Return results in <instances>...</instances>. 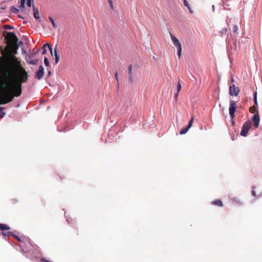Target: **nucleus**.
<instances>
[{
    "mask_svg": "<svg viewBox=\"0 0 262 262\" xmlns=\"http://www.w3.org/2000/svg\"><path fill=\"white\" fill-rule=\"evenodd\" d=\"M3 34L5 36V39L6 40L9 46H16L18 41V38L14 32H9L4 31Z\"/></svg>",
    "mask_w": 262,
    "mask_h": 262,
    "instance_id": "20e7f679",
    "label": "nucleus"
},
{
    "mask_svg": "<svg viewBox=\"0 0 262 262\" xmlns=\"http://www.w3.org/2000/svg\"><path fill=\"white\" fill-rule=\"evenodd\" d=\"M212 204L220 207L223 206V203L221 200H216L212 202Z\"/></svg>",
    "mask_w": 262,
    "mask_h": 262,
    "instance_id": "6ab92c4d",
    "label": "nucleus"
},
{
    "mask_svg": "<svg viewBox=\"0 0 262 262\" xmlns=\"http://www.w3.org/2000/svg\"><path fill=\"white\" fill-rule=\"evenodd\" d=\"M231 200L234 203H237L238 204H242L241 201L236 197L231 198Z\"/></svg>",
    "mask_w": 262,
    "mask_h": 262,
    "instance_id": "5701e85b",
    "label": "nucleus"
},
{
    "mask_svg": "<svg viewBox=\"0 0 262 262\" xmlns=\"http://www.w3.org/2000/svg\"><path fill=\"white\" fill-rule=\"evenodd\" d=\"M40 262H51V261L48 259H46L45 258H41L40 259Z\"/></svg>",
    "mask_w": 262,
    "mask_h": 262,
    "instance_id": "473e14b6",
    "label": "nucleus"
},
{
    "mask_svg": "<svg viewBox=\"0 0 262 262\" xmlns=\"http://www.w3.org/2000/svg\"><path fill=\"white\" fill-rule=\"evenodd\" d=\"M12 236L14 238H15L16 240H17L18 241H19L20 242H23L20 237H19L18 236H17L16 235H15L14 233H13V236Z\"/></svg>",
    "mask_w": 262,
    "mask_h": 262,
    "instance_id": "bb28decb",
    "label": "nucleus"
},
{
    "mask_svg": "<svg viewBox=\"0 0 262 262\" xmlns=\"http://www.w3.org/2000/svg\"><path fill=\"white\" fill-rule=\"evenodd\" d=\"M1 234L4 237L8 236L9 235H10L11 236H13V232H11V231H8V232L3 231Z\"/></svg>",
    "mask_w": 262,
    "mask_h": 262,
    "instance_id": "412c9836",
    "label": "nucleus"
},
{
    "mask_svg": "<svg viewBox=\"0 0 262 262\" xmlns=\"http://www.w3.org/2000/svg\"><path fill=\"white\" fill-rule=\"evenodd\" d=\"M182 89L181 85L180 84V83H178L177 85L176 90L177 92L174 93V97L176 99V100H178V96H179V93L181 91Z\"/></svg>",
    "mask_w": 262,
    "mask_h": 262,
    "instance_id": "dca6fc26",
    "label": "nucleus"
},
{
    "mask_svg": "<svg viewBox=\"0 0 262 262\" xmlns=\"http://www.w3.org/2000/svg\"><path fill=\"white\" fill-rule=\"evenodd\" d=\"M48 74H49V75H50V74H51V72L50 71H49Z\"/></svg>",
    "mask_w": 262,
    "mask_h": 262,
    "instance_id": "79ce46f5",
    "label": "nucleus"
},
{
    "mask_svg": "<svg viewBox=\"0 0 262 262\" xmlns=\"http://www.w3.org/2000/svg\"><path fill=\"white\" fill-rule=\"evenodd\" d=\"M4 109V107H0V118H3L5 115V113L3 112Z\"/></svg>",
    "mask_w": 262,
    "mask_h": 262,
    "instance_id": "393cba45",
    "label": "nucleus"
},
{
    "mask_svg": "<svg viewBox=\"0 0 262 262\" xmlns=\"http://www.w3.org/2000/svg\"><path fill=\"white\" fill-rule=\"evenodd\" d=\"M240 92V90L238 86H236L235 84H232L229 88V94L231 96H237Z\"/></svg>",
    "mask_w": 262,
    "mask_h": 262,
    "instance_id": "6e6552de",
    "label": "nucleus"
},
{
    "mask_svg": "<svg viewBox=\"0 0 262 262\" xmlns=\"http://www.w3.org/2000/svg\"><path fill=\"white\" fill-rule=\"evenodd\" d=\"M108 3L112 9H113V1L112 0H108Z\"/></svg>",
    "mask_w": 262,
    "mask_h": 262,
    "instance_id": "2f4dec72",
    "label": "nucleus"
},
{
    "mask_svg": "<svg viewBox=\"0 0 262 262\" xmlns=\"http://www.w3.org/2000/svg\"><path fill=\"white\" fill-rule=\"evenodd\" d=\"M47 46L48 47L52 55H53V54L52 48L50 44H49L48 43H46L44 44L43 46H42L43 51H42V54H46L47 53V50L46 49V47Z\"/></svg>",
    "mask_w": 262,
    "mask_h": 262,
    "instance_id": "4468645a",
    "label": "nucleus"
},
{
    "mask_svg": "<svg viewBox=\"0 0 262 262\" xmlns=\"http://www.w3.org/2000/svg\"><path fill=\"white\" fill-rule=\"evenodd\" d=\"M183 2H184V6L188 8L189 12L191 14L193 13V12L192 10L191 9L188 1L187 0H183Z\"/></svg>",
    "mask_w": 262,
    "mask_h": 262,
    "instance_id": "aec40b11",
    "label": "nucleus"
},
{
    "mask_svg": "<svg viewBox=\"0 0 262 262\" xmlns=\"http://www.w3.org/2000/svg\"><path fill=\"white\" fill-rule=\"evenodd\" d=\"M18 49L17 45L16 44V46H10V49H6V55L7 54H13L14 56H15V54L17 53V50Z\"/></svg>",
    "mask_w": 262,
    "mask_h": 262,
    "instance_id": "9d476101",
    "label": "nucleus"
},
{
    "mask_svg": "<svg viewBox=\"0 0 262 262\" xmlns=\"http://www.w3.org/2000/svg\"><path fill=\"white\" fill-rule=\"evenodd\" d=\"M115 77H116V78L117 79V73L115 74ZM117 80H118V79H117Z\"/></svg>",
    "mask_w": 262,
    "mask_h": 262,
    "instance_id": "4c0bfd02",
    "label": "nucleus"
},
{
    "mask_svg": "<svg viewBox=\"0 0 262 262\" xmlns=\"http://www.w3.org/2000/svg\"><path fill=\"white\" fill-rule=\"evenodd\" d=\"M10 229V227L8 225L5 224H0V230L2 231L9 230Z\"/></svg>",
    "mask_w": 262,
    "mask_h": 262,
    "instance_id": "f3484780",
    "label": "nucleus"
},
{
    "mask_svg": "<svg viewBox=\"0 0 262 262\" xmlns=\"http://www.w3.org/2000/svg\"><path fill=\"white\" fill-rule=\"evenodd\" d=\"M3 10H5V8L4 7V6H3V7L1 8Z\"/></svg>",
    "mask_w": 262,
    "mask_h": 262,
    "instance_id": "ea45409f",
    "label": "nucleus"
},
{
    "mask_svg": "<svg viewBox=\"0 0 262 262\" xmlns=\"http://www.w3.org/2000/svg\"><path fill=\"white\" fill-rule=\"evenodd\" d=\"M193 117H192L191 118V119L190 120L189 122V123H188V125L184 127L183 128H182L180 132V135H183V134H186L188 130H189V129L192 126V122H193Z\"/></svg>",
    "mask_w": 262,
    "mask_h": 262,
    "instance_id": "1a4fd4ad",
    "label": "nucleus"
},
{
    "mask_svg": "<svg viewBox=\"0 0 262 262\" xmlns=\"http://www.w3.org/2000/svg\"><path fill=\"white\" fill-rule=\"evenodd\" d=\"M254 187L252 188V194L253 195V196H254V197H256V193L255 192V190H254Z\"/></svg>",
    "mask_w": 262,
    "mask_h": 262,
    "instance_id": "72a5a7b5",
    "label": "nucleus"
},
{
    "mask_svg": "<svg viewBox=\"0 0 262 262\" xmlns=\"http://www.w3.org/2000/svg\"><path fill=\"white\" fill-rule=\"evenodd\" d=\"M251 121L250 120H248L244 123L241 132V135L242 136H247L249 130L251 128Z\"/></svg>",
    "mask_w": 262,
    "mask_h": 262,
    "instance_id": "0eeeda50",
    "label": "nucleus"
},
{
    "mask_svg": "<svg viewBox=\"0 0 262 262\" xmlns=\"http://www.w3.org/2000/svg\"><path fill=\"white\" fill-rule=\"evenodd\" d=\"M49 85L50 86H52L51 84V83H49Z\"/></svg>",
    "mask_w": 262,
    "mask_h": 262,
    "instance_id": "c03bdc74",
    "label": "nucleus"
},
{
    "mask_svg": "<svg viewBox=\"0 0 262 262\" xmlns=\"http://www.w3.org/2000/svg\"><path fill=\"white\" fill-rule=\"evenodd\" d=\"M0 53H1L3 56L6 55V50H3L1 46H0Z\"/></svg>",
    "mask_w": 262,
    "mask_h": 262,
    "instance_id": "cd10ccee",
    "label": "nucleus"
},
{
    "mask_svg": "<svg viewBox=\"0 0 262 262\" xmlns=\"http://www.w3.org/2000/svg\"><path fill=\"white\" fill-rule=\"evenodd\" d=\"M54 56L55 57V63H57L59 61V60L60 58V56H59V52L56 48H55L54 49Z\"/></svg>",
    "mask_w": 262,
    "mask_h": 262,
    "instance_id": "a211bd4d",
    "label": "nucleus"
},
{
    "mask_svg": "<svg viewBox=\"0 0 262 262\" xmlns=\"http://www.w3.org/2000/svg\"><path fill=\"white\" fill-rule=\"evenodd\" d=\"M128 71L129 76H130L132 72V65H129L128 68Z\"/></svg>",
    "mask_w": 262,
    "mask_h": 262,
    "instance_id": "c756f323",
    "label": "nucleus"
},
{
    "mask_svg": "<svg viewBox=\"0 0 262 262\" xmlns=\"http://www.w3.org/2000/svg\"><path fill=\"white\" fill-rule=\"evenodd\" d=\"M231 121H232V124L233 125V124H234V123L233 119V120H232V119H231Z\"/></svg>",
    "mask_w": 262,
    "mask_h": 262,
    "instance_id": "58836bf2",
    "label": "nucleus"
},
{
    "mask_svg": "<svg viewBox=\"0 0 262 262\" xmlns=\"http://www.w3.org/2000/svg\"><path fill=\"white\" fill-rule=\"evenodd\" d=\"M49 20H50L51 23H52V26H53V27L54 28H56L57 27V24L55 23V21H54V20L53 18L52 17L49 16Z\"/></svg>",
    "mask_w": 262,
    "mask_h": 262,
    "instance_id": "4be33fe9",
    "label": "nucleus"
},
{
    "mask_svg": "<svg viewBox=\"0 0 262 262\" xmlns=\"http://www.w3.org/2000/svg\"><path fill=\"white\" fill-rule=\"evenodd\" d=\"M252 120L254 122V126L255 128H257L258 127L260 120L258 112L256 114H254V115L253 116Z\"/></svg>",
    "mask_w": 262,
    "mask_h": 262,
    "instance_id": "9b49d317",
    "label": "nucleus"
},
{
    "mask_svg": "<svg viewBox=\"0 0 262 262\" xmlns=\"http://www.w3.org/2000/svg\"><path fill=\"white\" fill-rule=\"evenodd\" d=\"M0 75L5 80H1L0 82H26V80H21L17 75L4 67V65L0 64Z\"/></svg>",
    "mask_w": 262,
    "mask_h": 262,
    "instance_id": "7ed1b4c3",
    "label": "nucleus"
},
{
    "mask_svg": "<svg viewBox=\"0 0 262 262\" xmlns=\"http://www.w3.org/2000/svg\"><path fill=\"white\" fill-rule=\"evenodd\" d=\"M26 0H21L20 1V5L19 6L20 8H24L25 7V3ZM33 2V0H27V5L28 7H31L32 5V2Z\"/></svg>",
    "mask_w": 262,
    "mask_h": 262,
    "instance_id": "ddd939ff",
    "label": "nucleus"
},
{
    "mask_svg": "<svg viewBox=\"0 0 262 262\" xmlns=\"http://www.w3.org/2000/svg\"><path fill=\"white\" fill-rule=\"evenodd\" d=\"M254 109V108L252 107H251L250 108V112H251V113H253V111H252V110Z\"/></svg>",
    "mask_w": 262,
    "mask_h": 262,
    "instance_id": "e433bc0d",
    "label": "nucleus"
},
{
    "mask_svg": "<svg viewBox=\"0 0 262 262\" xmlns=\"http://www.w3.org/2000/svg\"><path fill=\"white\" fill-rule=\"evenodd\" d=\"M3 10H5V8L4 7V6H3V7L1 8Z\"/></svg>",
    "mask_w": 262,
    "mask_h": 262,
    "instance_id": "a19ab883",
    "label": "nucleus"
},
{
    "mask_svg": "<svg viewBox=\"0 0 262 262\" xmlns=\"http://www.w3.org/2000/svg\"><path fill=\"white\" fill-rule=\"evenodd\" d=\"M4 28L5 29H9V30L14 29L13 27L11 26H10L9 25H4Z\"/></svg>",
    "mask_w": 262,
    "mask_h": 262,
    "instance_id": "a878e982",
    "label": "nucleus"
},
{
    "mask_svg": "<svg viewBox=\"0 0 262 262\" xmlns=\"http://www.w3.org/2000/svg\"><path fill=\"white\" fill-rule=\"evenodd\" d=\"M22 83H0V104L12 102L14 97L20 96Z\"/></svg>",
    "mask_w": 262,
    "mask_h": 262,
    "instance_id": "f03ea898",
    "label": "nucleus"
},
{
    "mask_svg": "<svg viewBox=\"0 0 262 262\" xmlns=\"http://www.w3.org/2000/svg\"><path fill=\"white\" fill-rule=\"evenodd\" d=\"M0 64L4 65L11 72L17 75L21 80L27 81L28 75L25 68L22 66L18 58L13 54H7L0 57Z\"/></svg>",
    "mask_w": 262,
    "mask_h": 262,
    "instance_id": "f257e3e1",
    "label": "nucleus"
},
{
    "mask_svg": "<svg viewBox=\"0 0 262 262\" xmlns=\"http://www.w3.org/2000/svg\"><path fill=\"white\" fill-rule=\"evenodd\" d=\"M257 93L255 92L254 94V102H255V103L256 104H257Z\"/></svg>",
    "mask_w": 262,
    "mask_h": 262,
    "instance_id": "7c9ffc66",
    "label": "nucleus"
},
{
    "mask_svg": "<svg viewBox=\"0 0 262 262\" xmlns=\"http://www.w3.org/2000/svg\"><path fill=\"white\" fill-rule=\"evenodd\" d=\"M237 27L236 26H234V31L235 32L237 30Z\"/></svg>",
    "mask_w": 262,
    "mask_h": 262,
    "instance_id": "c9c22d12",
    "label": "nucleus"
},
{
    "mask_svg": "<svg viewBox=\"0 0 262 262\" xmlns=\"http://www.w3.org/2000/svg\"><path fill=\"white\" fill-rule=\"evenodd\" d=\"M33 15L35 19H40L39 13L38 9L33 5Z\"/></svg>",
    "mask_w": 262,
    "mask_h": 262,
    "instance_id": "2eb2a0df",
    "label": "nucleus"
},
{
    "mask_svg": "<svg viewBox=\"0 0 262 262\" xmlns=\"http://www.w3.org/2000/svg\"><path fill=\"white\" fill-rule=\"evenodd\" d=\"M44 69L42 66H40L39 67V70L36 72V77L38 79H40L42 76H43L44 74Z\"/></svg>",
    "mask_w": 262,
    "mask_h": 262,
    "instance_id": "f8f14e48",
    "label": "nucleus"
},
{
    "mask_svg": "<svg viewBox=\"0 0 262 262\" xmlns=\"http://www.w3.org/2000/svg\"><path fill=\"white\" fill-rule=\"evenodd\" d=\"M31 64H35L37 63V61L35 60H32L29 62Z\"/></svg>",
    "mask_w": 262,
    "mask_h": 262,
    "instance_id": "f704fd0d",
    "label": "nucleus"
},
{
    "mask_svg": "<svg viewBox=\"0 0 262 262\" xmlns=\"http://www.w3.org/2000/svg\"><path fill=\"white\" fill-rule=\"evenodd\" d=\"M231 82H234L233 78H232V79H231Z\"/></svg>",
    "mask_w": 262,
    "mask_h": 262,
    "instance_id": "37998d69",
    "label": "nucleus"
},
{
    "mask_svg": "<svg viewBox=\"0 0 262 262\" xmlns=\"http://www.w3.org/2000/svg\"><path fill=\"white\" fill-rule=\"evenodd\" d=\"M11 11L14 13H17L19 12V10L15 7H12L11 8Z\"/></svg>",
    "mask_w": 262,
    "mask_h": 262,
    "instance_id": "b1692460",
    "label": "nucleus"
},
{
    "mask_svg": "<svg viewBox=\"0 0 262 262\" xmlns=\"http://www.w3.org/2000/svg\"><path fill=\"white\" fill-rule=\"evenodd\" d=\"M171 39L174 46L177 48L178 51V55L180 59L182 54V47L181 44L179 39L175 37L173 35L170 34Z\"/></svg>",
    "mask_w": 262,
    "mask_h": 262,
    "instance_id": "39448f33",
    "label": "nucleus"
},
{
    "mask_svg": "<svg viewBox=\"0 0 262 262\" xmlns=\"http://www.w3.org/2000/svg\"><path fill=\"white\" fill-rule=\"evenodd\" d=\"M237 107L236 102L233 100H230L229 101V114L232 120H233L235 117V112Z\"/></svg>",
    "mask_w": 262,
    "mask_h": 262,
    "instance_id": "423d86ee",
    "label": "nucleus"
},
{
    "mask_svg": "<svg viewBox=\"0 0 262 262\" xmlns=\"http://www.w3.org/2000/svg\"><path fill=\"white\" fill-rule=\"evenodd\" d=\"M44 63L46 65V66L48 67L49 66V62L47 58V57H45L44 58Z\"/></svg>",
    "mask_w": 262,
    "mask_h": 262,
    "instance_id": "c85d7f7f",
    "label": "nucleus"
}]
</instances>
